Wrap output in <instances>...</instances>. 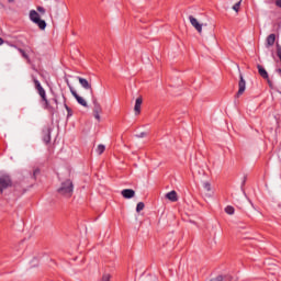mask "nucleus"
Segmentation results:
<instances>
[{"label": "nucleus", "instance_id": "obj_1", "mask_svg": "<svg viewBox=\"0 0 281 281\" xmlns=\"http://www.w3.org/2000/svg\"><path fill=\"white\" fill-rule=\"evenodd\" d=\"M33 82L35 85V89H36L38 95L41 97V103H42L43 109L48 111V113H50V115H54V113H56V109L54 108V105H52L49 100H47V92L45 91V88H43V86L41 85V81H38V79H36V78L33 79Z\"/></svg>", "mask_w": 281, "mask_h": 281}, {"label": "nucleus", "instance_id": "obj_2", "mask_svg": "<svg viewBox=\"0 0 281 281\" xmlns=\"http://www.w3.org/2000/svg\"><path fill=\"white\" fill-rule=\"evenodd\" d=\"M57 193L65 199H71L74 196V182L69 179L61 182L60 187L57 189Z\"/></svg>", "mask_w": 281, "mask_h": 281}, {"label": "nucleus", "instance_id": "obj_3", "mask_svg": "<svg viewBox=\"0 0 281 281\" xmlns=\"http://www.w3.org/2000/svg\"><path fill=\"white\" fill-rule=\"evenodd\" d=\"M14 186V182H12V177L9 175H2L0 176V194H3L5 190L12 188Z\"/></svg>", "mask_w": 281, "mask_h": 281}, {"label": "nucleus", "instance_id": "obj_4", "mask_svg": "<svg viewBox=\"0 0 281 281\" xmlns=\"http://www.w3.org/2000/svg\"><path fill=\"white\" fill-rule=\"evenodd\" d=\"M93 104V116L94 119L100 122V113H102V105H100V102H98V99H92Z\"/></svg>", "mask_w": 281, "mask_h": 281}, {"label": "nucleus", "instance_id": "obj_5", "mask_svg": "<svg viewBox=\"0 0 281 281\" xmlns=\"http://www.w3.org/2000/svg\"><path fill=\"white\" fill-rule=\"evenodd\" d=\"M246 89H247V82L245 81V78L243 77V75H239L238 91L236 93V98H240V95L245 93Z\"/></svg>", "mask_w": 281, "mask_h": 281}, {"label": "nucleus", "instance_id": "obj_6", "mask_svg": "<svg viewBox=\"0 0 281 281\" xmlns=\"http://www.w3.org/2000/svg\"><path fill=\"white\" fill-rule=\"evenodd\" d=\"M70 93L71 95L75 97V99L77 100L78 104H80L81 106H85L86 109L89 106V104L87 103V101L79 95L78 92H76V90L74 88L70 87Z\"/></svg>", "mask_w": 281, "mask_h": 281}, {"label": "nucleus", "instance_id": "obj_7", "mask_svg": "<svg viewBox=\"0 0 281 281\" xmlns=\"http://www.w3.org/2000/svg\"><path fill=\"white\" fill-rule=\"evenodd\" d=\"M189 21L192 27H194L199 34L203 32V24L199 23V20H196V18L189 15Z\"/></svg>", "mask_w": 281, "mask_h": 281}, {"label": "nucleus", "instance_id": "obj_8", "mask_svg": "<svg viewBox=\"0 0 281 281\" xmlns=\"http://www.w3.org/2000/svg\"><path fill=\"white\" fill-rule=\"evenodd\" d=\"M77 79L82 88H85L87 91H90V93L93 98V88L91 87V83L82 77H77Z\"/></svg>", "mask_w": 281, "mask_h": 281}, {"label": "nucleus", "instance_id": "obj_9", "mask_svg": "<svg viewBox=\"0 0 281 281\" xmlns=\"http://www.w3.org/2000/svg\"><path fill=\"white\" fill-rule=\"evenodd\" d=\"M43 142L46 144H49L52 142V128L47 127L46 130L43 131Z\"/></svg>", "mask_w": 281, "mask_h": 281}, {"label": "nucleus", "instance_id": "obj_10", "mask_svg": "<svg viewBox=\"0 0 281 281\" xmlns=\"http://www.w3.org/2000/svg\"><path fill=\"white\" fill-rule=\"evenodd\" d=\"M142 97H138L135 101L134 111L136 115H139V113H142Z\"/></svg>", "mask_w": 281, "mask_h": 281}, {"label": "nucleus", "instance_id": "obj_11", "mask_svg": "<svg viewBox=\"0 0 281 281\" xmlns=\"http://www.w3.org/2000/svg\"><path fill=\"white\" fill-rule=\"evenodd\" d=\"M122 196L124 199H133V196H135V190L133 189H124L122 192H121Z\"/></svg>", "mask_w": 281, "mask_h": 281}, {"label": "nucleus", "instance_id": "obj_12", "mask_svg": "<svg viewBox=\"0 0 281 281\" xmlns=\"http://www.w3.org/2000/svg\"><path fill=\"white\" fill-rule=\"evenodd\" d=\"M166 199L171 201L172 203H177L179 201V196L177 195V191H170L166 194Z\"/></svg>", "mask_w": 281, "mask_h": 281}, {"label": "nucleus", "instance_id": "obj_13", "mask_svg": "<svg viewBox=\"0 0 281 281\" xmlns=\"http://www.w3.org/2000/svg\"><path fill=\"white\" fill-rule=\"evenodd\" d=\"M257 69L261 78H263L265 80L269 78V72H267V70L265 69V67H262V65H257Z\"/></svg>", "mask_w": 281, "mask_h": 281}, {"label": "nucleus", "instance_id": "obj_14", "mask_svg": "<svg viewBox=\"0 0 281 281\" xmlns=\"http://www.w3.org/2000/svg\"><path fill=\"white\" fill-rule=\"evenodd\" d=\"M41 19V15L38 14V12H36V10H31L30 11V20L35 23V21H38Z\"/></svg>", "mask_w": 281, "mask_h": 281}, {"label": "nucleus", "instance_id": "obj_15", "mask_svg": "<svg viewBox=\"0 0 281 281\" xmlns=\"http://www.w3.org/2000/svg\"><path fill=\"white\" fill-rule=\"evenodd\" d=\"M34 23L40 27V30H45V27H47V22H45V20H42L41 18Z\"/></svg>", "mask_w": 281, "mask_h": 281}, {"label": "nucleus", "instance_id": "obj_16", "mask_svg": "<svg viewBox=\"0 0 281 281\" xmlns=\"http://www.w3.org/2000/svg\"><path fill=\"white\" fill-rule=\"evenodd\" d=\"M267 45H269V47L276 45V34L272 33L267 37Z\"/></svg>", "mask_w": 281, "mask_h": 281}, {"label": "nucleus", "instance_id": "obj_17", "mask_svg": "<svg viewBox=\"0 0 281 281\" xmlns=\"http://www.w3.org/2000/svg\"><path fill=\"white\" fill-rule=\"evenodd\" d=\"M64 106L67 111V119L69 120V117H71L74 115V110H71V108H69V105H67V103H65Z\"/></svg>", "mask_w": 281, "mask_h": 281}, {"label": "nucleus", "instance_id": "obj_18", "mask_svg": "<svg viewBox=\"0 0 281 281\" xmlns=\"http://www.w3.org/2000/svg\"><path fill=\"white\" fill-rule=\"evenodd\" d=\"M225 212H226V214H229L232 216L234 214V212H236V210L234 209V206L227 205L225 207Z\"/></svg>", "mask_w": 281, "mask_h": 281}, {"label": "nucleus", "instance_id": "obj_19", "mask_svg": "<svg viewBox=\"0 0 281 281\" xmlns=\"http://www.w3.org/2000/svg\"><path fill=\"white\" fill-rule=\"evenodd\" d=\"M104 150H106V147L102 144L98 145L97 147V153L98 155H102L104 153Z\"/></svg>", "mask_w": 281, "mask_h": 281}, {"label": "nucleus", "instance_id": "obj_20", "mask_svg": "<svg viewBox=\"0 0 281 281\" xmlns=\"http://www.w3.org/2000/svg\"><path fill=\"white\" fill-rule=\"evenodd\" d=\"M203 188L206 192H212V184L210 182H203Z\"/></svg>", "mask_w": 281, "mask_h": 281}, {"label": "nucleus", "instance_id": "obj_21", "mask_svg": "<svg viewBox=\"0 0 281 281\" xmlns=\"http://www.w3.org/2000/svg\"><path fill=\"white\" fill-rule=\"evenodd\" d=\"M144 207H146L144 202H138L136 205V212H142V210H144Z\"/></svg>", "mask_w": 281, "mask_h": 281}, {"label": "nucleus", "instance_id": "obj_22", "mask_svg": "<svg viewBox=\"0 0 281 281\" xmlns=\"http://www.w3.org/2000/svg\"><path fill=\"white\" fill-rule=\"evenodd\" d=\"M240 3H243V0H239L238 2H236L234 5H233V10L235 12H238V10H240Z\"/></svg>", "mask_w": 281, "mask_h": 281}, {"label": "nucleus", "instance_id": "obj_23", "mask_svg": "<svg viewBox=\"0 0 281 281\" xmlns=\"http://www.w3.org/2000/svg\"><path fill=\"white\" fill-rule=\"evenodd\" d=\"M52 102H54V104H55V106H53V108L55 109V113H56V111H58V98L54 97L52 99Z\"/></svg>", "mask_w": 281, "mask_h": 281}, {"label": "nucleus", "instance_id": "obj_24", "mask_svg": "<svg viewBox=\"0 0 281 281\" xmlns=\"http://www.w3.org/2000/svg\"><path fill=\"white\" fill-rule=\"evenodd\" d=\"M19 52H20V54L23 56V58H30L29 56H27V53H25V50H23V48H19Z\"/></svg>", "mask_w": 281, "mask_h": 281}, {"label": "nucleus", "instance_id": "obj_25", "mask_svg": "<svg viewBox=\"0 0 281 281\" xmlns=\"http://www.w3.org/2000/svg\"><path fill=\"white\" fill-rule=\"evenodd\" d=\"M101 281H111V274H103Z\"/></svg>", "mask_w": 281, "mask_h": 281}, {"label": "nucleus", "instance_id": "obj_26", "mask_svg": "<svg viewBox=\"0 0 281 281\" xmlns=\"http://www.w3.org/2000/svg\"><path fill=\"white\" fill-rule=\"evenodd\" d=\"M148 134L146 132H142L139 134H136L135 137L143 138L146 137Z\"/></svg>", "mask_w": 281, "mask_h": 281}, {"label": "nucleus", "instance_id": "obj_27", "mask_svg": "<svg viewBox=\"0 0 281 281\" xmlns=\"http://www.w3.org/2000/svg\"><path fill=\"white\" fill-rule=\"evenodd\" d=\"M37 175H41V169H38V168L34 169V171H33L34 179H36Z\"/></svg>", "mask_w": 281, "mask_h": 281}, {"label": "nucleus", "instance_id": "obj_28", "mask_svg": "<svg viewBox=\"0 0 281 281\" xmlns=\"http://www.w3.org/2000/svg\"><path fill=\"white\" fill-rule=\"evenodd\" d=\"M37 12H40V14H45V8L37 7Z\"/></svg>", "mask_w": 281, "mask_h": 281}, {"label": "nucleus", "instance_id": "obj_29", "mask_svg": "<svg viewBox=\"0 0 281 281\" xmlns=\"http://www.w3.org/2000/svg\"><path fill=\"white\" fill-rule=\"evenodd\" d=\"M211 281H223V276H217L214 279H211Z\"/></svg>", "mask_w": 281, "mask_h": 281}, {"label": "nucleus", "instance_id": "obj_30", "mask_svg": "<svg viewBox=\"0 0 281 281\" xmlns=\"http://www.w3.org/2000/svg\"><path fill=\"white\" fill-rule=\"evenodd\" d=\"M276 5H277V8H281V0H276Z\"/></svg>", "mask_w": 281, "mask_h": 281}, {"label": "nucleus", "instance_id": "obj_31", "mask_svg": "<svg viewBox=\"0 0 281 281\" xmlns=\"http://www.w3.org/2000/svg\"><path fill=\"white\" fill-rule=\"evenodd\" d=\"M277 56L281 60V50H278Z\"/></svg>", "mask_w": 281, "mask_h": 281}, {"label": "nucleus", "instance_id": "obj_32", "mask_svg": "<svg viewBox=\"0 0 281 281\" xmlns=\"http://www.w3.org/2000/svg\"><path fill=\"white\" fill-rule=\"evenodd\" d=\"M0 45H3V38L0 37Z\"/></svg>", "mask_w": 281, "mask_h": 281}, {"label": "nucleus", "instance_id": "obj_33", "mask_svg": "<svg viewBox=\"0 0 281 281\" xmlns=\"http://www.w3.org/2000/svg\"><path fill=\"white\" fill-rule=\"evenodd\" d=\"M9 1V3H13L14 2V0H8Z\"/></svg>", "mask_w": 281, "mask_h": 281}]
</instances>
